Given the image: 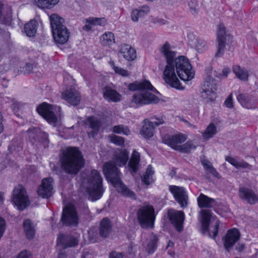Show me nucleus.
Instances as JSON below:
<instances>
[{"mask_svg": "<svg viewBox=\"0 0 258 258\" xmlns=\"http://www.w3.org/2000/svg\"><path fill=\"white\" fill-rule=\"evenodd\" d=\"M128 160V153L125 150H117L114 154L112 160L104 164L103 171L107 180L111 183L119 193L124 197L136 199L135 192L130 190L121 181V173L116 166H124Z\"/></svg>", "mask_w": 258, "mask_h": 258, "instance_id": "nucleus-1", "label": "nucleus"}, {"mask_svg": "<svg viewBox=\"0 0 258 258\" xmlns=\"http://www.w3.org/2000/svg\"><path fill=\"white\" fill-rule=\"evenodd\" d=\"M128 89L132 91L141 90L133 95L131 102V107H138L146 104L157 103L159 101V98L150 92L157 91L148 81H135L128 85Z\"/></svg>", "mask_w": 258, "mask_h": 258, "instance_id": "nucleus-2", "label": "nucleus"}, {"mask_svg": "<svg viewBox=\"0 0 258 258\" xmlns=\"http://www.w3.org/2000/svg\"><path fill=\"white\" fill-rule=\"evenodd\" d=\"M59 161L62 169L69 174H77L85 163L83 155L77 147L63 150Z\"/></svg>", "mask_w": 258, "mask_h": 258, "instance_id": "nucleus-3", "label": "nucleus"}, {"mask_svg": "<svg viewBox=\"0 0 258 258\" xmlns=\"http://www.w3.org/2000/svg\"><path fill=\"white\" fill-rule=\"evenodd\" d=\"M87 189L89 198L92 201H96L102 196L104 189L102 185V178L99 172L92 170L87 179Z\"/></svg>", "mask_w": 258, "mask_h": 258, "instance_id": "nucleus-4", "label": "nucleus"}, {"mask_svg": "<svg viewBox=\"0 0 258 258\" xmlns=\"http://www.w3.org/2000/svg\"><path fill=\"white\" fill-rule=\"evenodd\" d=\"M49 19L55 42L61 44L66 43L69 39L70 33L63 25L64 20L56 14H52Z\"/></svg>", "mask_w": 258, "mask_h": 258, "instance_id": "nucleus-5", "label": "nucleus"}, {"mask_svg": "<svg viewBox=\"0 0 258 258\" xmlns=\"http://www.w3.org/2000/svg\"><path fill=\"white\" fill-rule=\"evenodd\" d=\"M174 62L176 73L181 80L188 81L194 78L195 72L192 70V67L188 59L181 55L175 58Z\"/></svg>", "mask_w": 258, "mask_h": 258, "instance_id": "nucleus-6", "label": "nucleus"}, {"mask_svg": "<svg viewBox=\"0 0 258 258\" xmlns=\"http://www.w3.org/2000/svg\"><path fill=\"white\" fill-rule=\"evenodd\" d=\"M138 220L143 228H152L155 219V210L150 205L142 206L137 213Z\"/></svg>", "mask_w": 258, "mask_h": 258, "instance_id": "nucleus-7", "label": "nucleus"}, {"mask_svg": "<svg viewBox=\"0 0 258 258\" xmlns=\"http://www.w3.org/2000/svg\"><path fill=\"white\" fill-rule=\"evenodd\" d=\"M233 37L230 34H227L225 27L223 24L218 26L217 31V51L215 54L216 57H221L224 53L226 44L232 42Z\"/></svg>", "mask_w": 258, "mask_h": 258, "instance_id": "nucleus-8", "label": "nucleus"}, {"mask_svg": "<svg viewBox=\"0 0 258 258\" xmlns=\"http://www.w3.org/2000/svg\"><path fill=\"white\" fill-rule=\"evenodd\" d=\"M13 202L17 208L22 211L30 204L27 191L22 185H18L13 190Z\"/></svg>", "mask_w": 258, "mask_h": 258, "instance_id": "nucleus-9", "label": "nucleus"}, {"mask_svg": "<svg viewBox=\"0 0 258 258\" xmlns=\"http://www.w3.org/2000/svg\"><path fill=\"white\" fill-rule=\"evenodd\" d=\"M200 214L203 233L204 234L207 233L210 237L214 239L215 238L218 231V222L216 221L214 226L212 227L213 230L209 231V226L212 218L211 211L209 210H202L200 212Z\"/></svg>", "mask_w": 258, "mask_h": 258, "instance_id": "nucleus-10", "label": "nucleus"}, {"mask_svg": "<svg viewBox=\"0 0 258 258\" xmlns=\"http://www.w3.org/2000/svg\"><path fill=\"white\" fill-rule=\"evenodd\" d=\"M174 62L167 63L163 72V79L171 87L177 89H182L180 82L175 72Z\"/></svg>", "mask_w": 258, "mask_h": 258, "instance_id": "nucleus-11", "label": "nucleus"}, {"mask_svg": "<svg viewBox=\"0 0 258 258\" xmlns=\"http://www.w3.org/2000/svg\"><path fill=\"white\" fill-rule=\"evenodd\" d=\"M61 220L66 226L73 227L78 225L79 217L76 209L73 205H69L64 208Z\"/></svg>", "mask_w": 258, "mask_h": 258, "instance_id": "nucleus-12", "label": "nucleus"}, {"mask_svg": "<svg viewBox=\"0 0 258 258\" xmlns=\"http://www.w3.org/2000/svg\"><path fill=\"white\" fill-rule=\"evenodd\" d=\"M58 109H60V107H54L47 103L44 102L40 104L37 108V111L49 123L54 125L57 121V118L54 113V110Z\"/></svg>", "mask_w": 258, "mask_h": 258, "instance_id": "nucleus-13", "label": "nucleus"}, {"mask_svg": "<svg viewBox=\"0 0 258 258\" xmlns=\"http://www.w3.org/2000/svg\"><path fill=\"white\" fill-rule=\"evenodd\" d=\"M168 217L170 223L179 232L183 229V224L184 220V214L181 211L169 210L167 213Z\"/></svg>", "mask_w": 258, "mask_h": 258, "instance_id": "nucleus-14", "label": "nucleus"}, {"mask_svg": "<svg viewBox=\"0 0 258 258\" xmlns=\"http://www.w3.org/2000/svg\"><path fill=\"white\" fill-rule=\"evenodd\" d=\"M169 189L173 194L175 200L179 204L182 208L186 207L187 205L188 197L185 189L182 187L176 185L169 186Z\"/></svg>", "mask_w": 258, "mask_h": 258, "instance_id": "nucleus-15", "label": "nucleus"}, {"mask_svg": "<svg viewBox=\"0 0 258 258\" xmlns=\"http://www.w3.org/2000/svg\"><path fill=\"white\" fill-rule=\"evenodd\" d=\"M239 198L247 202L250 205L258 203V195L250 188L246 187H240L238 190Z\"/></svg>", "mask_w": 258, "mask_h": 258, "instance_id": "nucleus-16", "label": "nucleus"}, {"mask_svg": "<svg viewBox=\"0 0 258 258\" xmlns=\"http://www.w3.org/2000/svg\"><path fill=\"white\" fill-rule=\"evenodd\" d=\"M53 179L51 177L44 178L39 186L37 192L43 198H48L53 194Z\"/></svg>", "mask_w": 258, "mask_h": 258, "instance_id": "nucleus-17", "label": "nucleus"}, {"mask_svg": "<svg viewBox=\"0 0 258 258\" xmlns=\"http://www.w3.org/2000/svg\"><path fill=\"white\" fill-rule=\"evenodd\" d=\"M78 243V239L71 235L61 234L57 239V245L61 246L63 249L75 247Z\"/></svg>", "mask_w": 258, "mask_h": 258, "instance_id": "nucleus-18", "label": "nucleus"}, {"mask_svg": "<svg viewBox=\"0 0 258 258\" xmlns=\"http://www.w3.org/2000/svg\"><path fill=\"white\" fill-rule=\"evenodd\" d=\"M62 99L72 105H78L81 101L80 93L75 88H70L61 94Z\"/></svg>", "mask_w": 258, "mask_h": 258, "instance_id": "nucleus-19", "label": "nucleus"}, {"mask_svg": "<svg viewBox=\"0 0 258 258\" xmlns=\"http://www.w3.org/2000/svg\"><path fill=\"white\" fill-rule=\"evenodd\" d=\"M186 140L185 137L182 134L175 135L172 136L165 135L162 138L164 143L170 146L172 148L178 151L182 143Z\"/></svg>", "mask_w": 258, "mask_h": 258, "instance_id": "nucleus-20", "label": "nucleus"}, {"mask_svg": "<svg viewBox=\"0 0 258 258\" xmlns=\"http://www.w3.org/2000/svg\"><path fill=\"white\" fill-rule=\"evenodd\" d=\"M240 236V233L237 229L233 228L229 230L224 238V245L226 249L229 251L239 239Z\"/></svg>", "mask_w": 258, "mask_h": 258, "instance_id": "nucleus-21", "label": "nucleus"}, {"mask_svg": "<svg viewBox=\"0 0 258 258\" xmlns=\"http://www.w3.org/2000/svg\"><path fill=\"white\" fill-rule=\"evenodd\" d=\"M188 43L199 52L205 50L207 47V42L205 40L197 37L192 33L188 35Z\"/></svg>", "mask_w": 258, "mask_h": 258, "instance_id": "nucleus-22", "label": "nucleus"}, {"mask_svg": "<svg viewBox=\"0 0 258 258\" xmlns=\"http://www.w3.org/2000/svg\"><path fill=\"white\" fill-rule=\"evenodd\" d=\"M119 57H123L127 60H133L136 57V52L134 48L127 44L122 45L118 53Z\"/></svg>", "mask_w": 258, "mask_h": 258, "instance_id": "nucleus-23", "label": "nucleus"}, {"mask_svg": "<svg viewBox=\"0 0 258 258\" xmlns=\"http://www.w3.org/2000/svg\"><path fill=\"white\" fill-rule=\"evenodd\" d=\"M159 50L165 57L167 63L174 62L173 60L176 57V52L172 50V47L168 42L161 45Z\"/></svg>", "mask_w": 258, "mask_h": 258, "instance_id": "nucleus-24", "label": "nucleus"}, {"mask_svg": "<svg viewBox=\"0 0 258 258\" xmlns=\"http://www.w3.org/2000/svg\"><path fill=\"white\" fill-rule=\"evenodd\" d=\"M103 96L104 98L109 102H117L121 99V94L108 86L103 89Z\"/></svg>", "mask_w": 258, "mask_h": 258, "instance_id": "nucleus-25", "label": "nucleus"}, {"mask_svg": "<svg viewBox=\"0 0 258 258\" xmlns=\"http://www.w3.org/2000/svg\"><path fill=\"white\" fill-rule=\"evenodd\" d=\"M112 230V224L110 220L107 218H103L100 222L99 233L102 237H107Z\"/></svg>", "mask_w": 258, "mask_h": 258, "instance_id": "nucleus-26", "label": "nucleus"}, {"mask_svg": "<svg viewBox=\"0 0 258 258\" xmlns=\"http://www.w3.org/2000/svg\"><path fill=\"white\" fill-rule=\"evenodd\" d=\"M198 206L200 208H211L213 204L215 203L214 199L208 197V196L201 194L197 198Z\"/></svg>", "mask_w": 258, "mask_h": 258, "instance_id": "nucleus-27", "label": "nucleus"}, {"mask_svg": "<svg viewBox=\"0 0 258 258\" xmlns=\"http://www.w3.org/2000/svg\"><path fill=\"white\" fill-rule=\"evenodd\" d=\"M150 12V8L148 6H143L138 9H134L131 13L132 20L134 22H137L139 18L147 15Z\"/></svg>", "mask_w": 258, "mask_h": 258, "instance_id": "nucleus-28", "label": "nucleus"}, {"mask_svg": "<svg viewBox=\"0 0 258 258\" xmlns=\"http://www.w3.org/2000/svg\"><path fill=\"white\" fill-rule=\"evenodd\" d=\"M140 155L139 153L134 151L128 162L129 170L132 173H136L139 168Z\"/></svg>", "mask_w": 258, "mask_h": 258, "instance_id": "nucleus-29", "label": "nucleus"}, {"mask_svg": "<svg viewBox=\"0 0 258 258\" xmlns=\"http://www.w3.org/2000/svg\"><path fill=\"white\" fill-rule=\"evenodd\" d=\"M59 0H33V4L41 9H50L57 5Z\"/></svg>", "mask_w": 258, "mask_h": 258, "instance_id": "nucleus-30", "label": "nucleus"}, {"mask_svg": "<svg viewBox=\"0 0 258 258\" xmlns=\"http://www.w3.org/2000/svg\"><path fill=\"white\" fill-rule=\"evenodd\" d=\"M154 127L152 122L145 121L140 131L141 135L146 139L150 138L153 136Z\"/></svg>", "mask_w": 258, "mask_h": 258, "instance_id": "nucleus-31", "label": "nucleus"}, {"mask_svg": "<svg viewBox=\"0 0 258 258\" xmlns=\"http://www.w3.org/2000/svg\"><path fill=\"white\" fill-rule=\"evenodd\" d=\"M38 26V22L34 20H32L26 23L24 26V31L27 36H34L37 32Z\"/></svg>", "mask_w": 258, "mask_h": 258, "instance_id": "nucleus-32", "label": "nucleus"}, {"mask_svg": "<svg viewBox=\"0 0 258 258\" xmlns=\"http://www.w3.org/2000/svg\"><path fill=\"white\" fill-rule=\"evenodd\" d=\"M217 89V84L216 80L210 77H208L202 86V91H212L216 92Z\"/></svg>", "mask_w": 258, "mask_h": 258, "instance_id": "nucleus-33", "label": "nucleus"}, {"mask_svg": "<svg viewBox=\"0 0 258 258\" xmlns=\"http://www.w3.org/2000/svg\"><path fill=\"white\" fill-rule=\"evenodd\" d=\"M23 227L27 237L30 239L33 238L35 234V229L31 220L27 219L24 221Z\"/></svg>", "mask_w": 258, "mask_h": 258, "instance_id": "nucleus-34", "label": "nucleus"}, {"mask_svg": "<svg viewBox=\"0 0 258 258\" xmlns=\"http://www.w3.org/2000/svg\"><path fill=\"white\" fill-rule=\"evenodd\" d=\"M233 72L236 76L242 81H247L248 78L247 71L239 66H235L233 67Z\"/></svg>", "mask_w": 258, "mask_h": 258, "instance_id": "nucleus-35", "label": "nucleus"}, {"mask_svg": "<svg viewBox=\"0 0 258 258\" xmlns=\"http://www.w3.org/2000/svg\"><path fill=\"white\" fill-rule=\"evenodd\" d=\"M101 44L104 46H109L115 42L114 36L111 32H106L100 37Z\"/></svg>", "mask_w": 258, "mask_h": 258, "instance_id": "nucleus-36", "label": "nucleus"}, {"mask_svg": "<svg viewBox=\"0 0 258 258\" xmlns=\"http://www.w3.org/2000/svg\"><path fill=\"white\" fill-rule=\"evenodd\" d=\"M154 171L151 165H149L145 174L142 177V181L146 185H148L153 182V175Z\"/></svg>", "mask_w": 258, "mask_h": 258, "instance_id": "nucleus-37", "label": "nucleus"}, {"mask_svg": "<svg viewBox=\"0 0 258 258\" xmlns=\"http://www.w3.org/2000/svg\"><path fill=\"white\" fill-rule=\"evenodd\" d=\"M201 96L204 101L208 104H212L214 103L216 98V93L211 90L202 91Z\"/></svg>", "mask_w": 258, "mask_h": 258, "instance_id": "nucleus-38", "label": "nucleus"}, {"mask_svg": "<svg viewBox=\"0 0 258 258\" xmlns=\"http://www.w3.org/2000/svg\"><path fill=\"white\" fill-rule=\"evenodd\" d=\"M237 100L244 107L247 109L254 108V104L252 103L248 98V97L245 94H240L237 96Z\"/></svg>", "mask_w": 258, "mask_h": 258, "instance_id": "nucleus-39", "label": "nucleus"}, {"mask_svg": "<svg viewBox=\"0 0 258 258\" xmlns=\"http://www.w3.org/2000/svg\"><path fill=\"white\" fill-rule=\"evenodd\" d=\"M217 133L216 127L214 124L211 123L203 133L202 137L204 140H207L212 138Z\"/></svg>", "mask_w": 258, "mask_h": 258, "instance_id": "nucleus-40", "label": "nucleus"}, {"mask_svg": "<svg viewBox=\"0 0 258 258\" xmlns=\"http://www.w3.org/2000/svg\"><path fill=\"white\" fill-rule=\"evenodd\" d=\"M201 163L204 168L209 173H211L213 176L220 178L221 176L217 172L215 168L212 165L210 161L207 159L201 160Z\"/></svg>", "mask_w": 258, "mask_h": 258, "instance_id": "nucleus-41", "label": "nucleus"}, {"mask_svg": "<svg viewBox=\"0 0 258 258\" xmlns=\"http://www.w3.org/2000/svg\"><path fill=\"white\" fill-rule=\"evenodd\" d=\"M158 238L156 235L151 234L150 241L147 246L146 250L149 253H153L157 247Z\"/></svg>", "mask_w": 258, "mask_h": 258, "instance_id": "nucleus-42", "label": "nucleus"}, {"mask_svg": "<svg viewBox=\"0 0 258 258\" xmlns=\"http://www.w3.org/2000/svg\"><path fill=\"white\" fill-rule=\"evenodd\" d=\"M85 123L94 131H98L100 125V122L93 116L89 117Z\"/></svg>", "mask_w": 258, "mask_h": 258, "instance_id": "nucleus-43", "label": "nucleus"}, {"mask_svg": "<svg viewBox=\"0 0 258 258\" xmlns=\"http://www.w3.org/2000/svg\"><path fill=\"white\" fill-rule=\"evenodd\" d=\"M112 131L116 134H122L126 136L130 135L131 134V131L128 128L122 124L114 126L112 128Z\"/></svg>", "mask_w": 258, "mask_h": 258, "instance_id": "nucleus-44", "label": "nucleus"}, {"mask_svg": "<svg viewBox=\"0 0 258 258\" xmlns=\"http://www.w3.org/2000/svg\"><path fill=\"white\" fill-rule=\"evenodd\" d=\"M196 146L191 141H188L186 143L180 145L178 151L183 153H188L191 150L196 149Z\"/></svg>", "mask_w": 258, "mask_h": 258, "instance_id": "nucleus-45", "label": "nucleus"}, {"mask_svg": "<svg viewBox=\"0 0 258 258\" xmlns=\"http://www.w3.org/2000/svg\"><path fill=\"white\" fill-rule=\"evenodd\" d=\"M87 23L93 25L104 26L106 24V20L104 18H90L86 20Z\"/></svg>", "mask_w": 258, "mask_h": 258, "instance_id": "nucleus-46", "label": "nucleus"}, {"mask_svg": "<svg viewBox=\"0 0 258 258\" xmlns=\"http://www.w3.org/2000/svg\"><path fill=\"white\" fill-rule=\"evenodd\" d=\"M109 138L111 143L117 146H122L124 145V140L123 138L121 137L116 135H111L109 137Z\"/></svg>", "mask_w": 258, "mask_h": 258, "instance_id": "nucleus-47", "label": "nucleus"}, {"mask_svg": "<svg viewBox=\"0 0 258 258\" xmlns=\"http://www.w3.org/2000/svg\"><path fill=\"white\" fill-rule=\"evenodd\" d=\"M2 4L0 3V23L5 24H9L11 21V15L10 14L6 16L2 13Z\"/></svg>", "mask_w": 258, "mask_h": 258, "instance_id": "nucleus-48", "label": "nucleus"}, {"mask_svg": "<svg viewBox=\"0 0 258 258\" xmlns=\"http://www.w3.org/2000/svg\"><path fill=\"white\" fill-rule=\"evenodd\" d=\"M188 6L190 9V12L192 14H196L199 10V5L197 1L195 0L190 1L188 3Z\"/></svg>", "mask_w": 258, "mask_h": 258, "instance_id": "nucleus-49", "label": "nucleus"}, {"mask_svg": "<svg viewBox=\"0 0 258 258\" xmlns=\"http://www.w3.org/2000/svg\"><path fill=\"white\" fill-rule=\"evenodd\" d=\"M115 71L114 72L116 73L119 74V75H121L123 77H127L130 75L129 72L124 69H123L122 68L117 67V68H115Z\"/></svg>", "mask_w": 258, "mask_h": 258, "instance_id": "nucleus-50", "label": "nucleus"}, {"mask_svg": "<svg viewBox=\"0 0 258 258\" xmlns=\"http://www.w3.org/2000/svg\"><path fill=\"white\" fill-rule=\"evenodd\" d=\"M224 104L225 106L229 108H231L233 107V100H232V94L231 93L228 97L226 98L224 102Z\"/></svg>", "mask_w": 258, "mask_h": 258, "instance_id": "nucleus-51", "label": "nucleus"}, {"mask_svg": "<svg viewBox=\"0 0 258 258\" xmlns=\"http://www.w3.org/2000/svg\"><path fill=\"white\" fill-rule=\"evenodd\" d=\"M250 167V165L247 162L244 161H237L236 168H247Z\"/></svg>", "mask_w": 258, "mask_h": 258, "instance_id": "nucleus-52", "label": "nucleus"}, {"mask_svg": "<svg viewBox=\"0 0 258 258\" xmlns=\"http://www.w3.org/2000/svg\"><path fill=\"white\" fill-rule=\"evenodd\" d=\"M31 256V252L27 250L22 251L17 258H29Z\"/></svg>", "mask_w": 258, "mask_h": 258, "instance_id": "nucleus-53", "label": "nucleus"}, {"mask_svg": "<svg viewBox=\"0 0 258 258\" xmlns=\"http://www.w3.org/2000/svg\"><path fill=\"white\" fill-rule=\"evenodd\" d=\"M25 74H30L32 72L33 70L32 64L29 63H27L24 68Z\"/></svg>", "mask_w": 258, "mask_h": 258, "instance_id": "nucleus-54", "label": "nucleus"}, {"mask_svg": "<svg viewBox=\"0 0 258 258\" xmlns=\"http://www.w3.org/2000/svg\"><path fill=\"white\" fill-rule=\"evenodd\" d=\"M226 160L234 167H236L237 161L235 159L231 157L228 156L226 157Z\"/></svg>", "mask_w": 258, "mask_h": 258, "instance_id": "nucleus-55", "label": "nucleus"}, {"mask_svg": "<svg viewBox=\"0 0 258 258\" xmlns=\"http://www.w3.org/2000/svg\"><path fill=\"white\" fill-rule=\"evenodd\" d=\"M122 253H116V252H112L109 255V258H122Z\"/></svg>", "mask_w": 258, "mask_h": 258, "instance_id": "nucleus-56", "label": "nucleus"}, {"mask_svg": "<svg viewBox=\"0 0 258 258\" xmlns=\"http://www.w3.org/2000/svg\"><path fill=\"white\" fill-rule=\"evenodd\" d=\"M154 23L159 24L160 25H164L166 23V20L163 19L156 18L154 20Z\"/></svg>", "mask_w": 258, "mask_h": 258, "instance_id": "nucleus-57", "label": "nucleus"}, {"mask_svg": "<svg viewBox=\"0 0 258 258\" xmlns=\"http://www.w3.org/2000/svg\"><path fill=\"white\" fill-rule=\"evenodd\" d=\"M230 72V69L228 68H226L223 70L222 74H220L219 75L221 77H223L226 78L227 77L228 75L229 74V73Z\"/></svg>", "mask_w": 258, "mask_h": 258, "instance_id": "nucleus-58", "label": "nucleus"}, {"mask_svg": "<svg viewBox=\"0 0 258 258\" xmlns=\"http://www.w3.org/2000/svg\"><path fill=\"white\" fill-rule=\"evenodd\" d=\"M156 121H154L153 123V125H155L156 126H158L160 124H163L164 123V119L162 118H156Z\"/></svg>", "mask_w": 258, "mask_h": 258, "instance_id": "nucleus-59", "label": "nucleus"}, {"mask_svg": "<svg viewBox=\"0 0 258 258\" xmlns=\"http://www.w3.org/2000/svg\"><path fill=\"white\" fill-rule=\"evenodd\" d=\"M235 248L238 252H241L245 248V244L243 243H238Z\"/></svg>", "mask_w": 258, "mask_h": 258, "instance_id": "nucleus-60", "label": "nucleus"}, {"mask_svg": "<svg viewBox=\"0 0 258 258\" xmlns=\"http://www.w3.org/2000/svg\"><path fill=\"white\" fill-rule=\"evenodd\" d=\"M3 117L1 112H0V133H2L4 130V125L3 124Z\"/></svg>", "mask_w": 258, "mask_h": 258, "instance_id": "nucleus-61", "label": "nucleus"}, {"mask_svg": "<svg viewBox=\"0 0 258 258\" xmlns=\"http://www.w3.org/2000/svg\"><path fill=\"white\" fill-rule=\"evenodd\" d=\"M92 25H91V24H89V23H88L87 24H86L85 25H84L83 27V29L84 30H85L86 31H90L91 29V26Z\"/></svg>", "mask_w": 258, "mask_h": 258, "instance_id": "nucleus-62", "label": "nucleus"}, {"mask_svg": "<svg viewBox=\"0 0 258 258\" xmlns=\"http://www.w3.org/2000/svg\"><path fill=\"white\" fill-rule=\"evenodd\" d=\"M109 64L111 66V67H112V69L114 70V71H115V68H117L118 67H116L115 66V64H114V62L113 61H110L109 62Z\"/></svg>", "mask_w": 258, "mask_h": 258, "instance_id": "nucleus-63", "label": "nucleus"}, {"mask_svg": "<svg viewBox=\"0 0 258 258\" xmlns=\"http://www.w3.org/2000/svg\"><path fill=\"white\" fill-rule=\"evenodd\" d=\"M58 258H67L66 255L63 252H60L58 255Z\"/></svg>", "mask_w": 258, "mask_h": 258, "instance_id": "nucleus-64", "label": "nucleus"}]
</instances>
